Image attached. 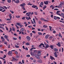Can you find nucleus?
<instances>
[{"label":"nucleus","mask_w":64,"mask_h":64,"mask_svg":"<svg viewBox=\"0 0 64 64\" xmlns=\"http://www.w3.org/2000/svg\"><path fill=\"white\" fill-rule=\"evenodd\" d=\"M26 18L27 20H29V19H31V18H30V16H29L28 18L27 16H26Z\"/></svg>","instance_id":"6e6552de"},{"label":"nucleus","mask_w":64,"mask_h":64,"mask_svg":"<svg viewBox=\"0 0 64 64\" xmlns=\"http://www.w3.org/2000/svg\"><path fill=\"white\" fill-rule=\"evenodd\" d=\"M32 8H35L37 10L38 9V8L37 7V6L35 5H33L32 6Z\"/></svg>","instance_id":"f257e3e1"},{"label":"nucleus","mask_w":64,"mask_h":64,"mask_svg":"<svg viewBox=\"0 0 64 64\" xmlns=\"http://www.w3.org/2000/svg\"><path fill=\"white\" fill-rule=\"evenodd\" d=\"M15 53L17 55V54H18V52H17V51H15Z\"/></svg>","instance_id":"37998d69"},{"label":"nucleus","mask_w":64,"mask_h":64,"mask_svg":"<svg viewBox=\"0 0 64 64\" xmlns=\"http://www.w3.org/2000/svg\"><path fill=\"white\" fill-rule=\"evenodd\" d=\"M38 31H41V30L40 28H38Z\"/></svg>","instance_id":"e2e57ef3"},{"label":"nucleus","mask_w":64,"mask_h":64,"mask_svg":"<svg viewBox=\"0 0 64 64\" xmlns=\"http://www.w3.org/2000/svg\"><path fill=\"white\" fill-rule=\"evenodd\" d=\"M37 52V50H35L34 52V53H35V54Z\"/></svg>","instance_id":"72a5a7b5"},{"label":"nucleus","mask_w":64,"mask_h":64,"mask_svg":"<svg viewBox=\"0 0 64 64\" xmlns=\"http://www.w3.org/2000/svg\"><path fill=\"white\" fill-rule=\"evenodd\" d=\"M22 9L23 10H25V8L24 7H22Z\"/></svg>","instance_id":"58836bf2"},{"label":"nucleus","mask_w":64,"mask_h":64,"mask_svg":"<svg viewBox=\"0 0 64 64\" xmlns=\"http://www.w3.org/2000/svg\"><path fill=\"white\" fill-rule=\"evenodd\" d=\"M14 36H17V34L16 33H14Z\"/></svg>","instance_id":"774afa93"},{"label":"nucleus","mask_w":64,"mask_h":64,"mask_svg":"<svg viewBox=\"0 0 64 64\" xmlns=\"http://www.w3.org/2000/svg\"><path fill=\"white\" fill-rule=\"evenodd\" d=\"M6 30H7V31H8V28L7 27V26H6Z\"/></svg>","instance_id":"bf43d9fd"},{"label":"nucleus","mask_w":64,"mask_h":64,"mask_svg":"<svg viewBox=\"0 0 64 64\" xmlns=\"http://www.w3.org/2000/svg\"><path fill=\"white\" fill-rule=\"evenodd\" d=\"M62 52H63V51H64V49L63 48H62Z\"/></svg>","instance_id":"6e6d98bb"},{"label":"nucleus","mask_w":64,"mask_h":64,"mask_svg":"<svg viewBox=\"0 0 64 64\" xmlns=\"http://www.w3.org/2000/svg\"><path fill=\"white\" fill-rule=\"evenodd\" d=\"M16 24L18 25V26H21V23H17Z\"/></svg>","instance_id":"5701e85b"},{"label":"nucleus","mask_w":64,"mask_h":64,"mask_svg":"<svg viewBox=\"0 0 64 64\" xmlns=\"http://www.w3.org/2000/svg\"><path fill=\"white\" fill-rule=\"evenodd\" d=\"M58 36L59 37H61V38H62V36H61V35L60 34V33H59V34L58 35Z\"/></svg>","instance_id":"c85d7f7f"},{"label":"nucleus","mask_w":64,"mask_h":64,"mask_svg":"<svg viewBox=\"0 0 64 64\" xmlns=\"http://www.w3.org/2000/svg\"><path fill=\"white\" fill-rule=\"evenodd\" d=\"M48 26H46V25H44L43 26V27L44 28H47V27Z\"/></svg>","instance_id":"393cba45"},{"label":"nucleus","mask_w":64,"mask_h":64,"mask_svg":"<svg viewBox=\"0 0 64 64\" xmlns=\"http://www.w3.org/2000/svg\"><path fill=\"white\" fill-rule=\"evenodd\" d=\"M43 4H44L43 2H41L40 3V7H42V6H43Z\"/></svg>","instance_id":"39448f33"},{"label":"nucleus","mask_w":64,"mask_h":64,"mask_svg":"<svg viewBox=\"0 0 64 64\" xmlns=\"http://www.w3.org/2000/svg\"><path fill=\"white\" fill-rule=\"evenodd\" d=\"M47 8V7H46V6H45L43 7V10H44L45 9V8Z\"/></svg>","instance_id":"c9c22d12"},{"label":"nucleus","mask_w":64,"mask_h":64,"mask_svg":"<svg viewBox=\"0 0 64 64\" xmlns=\"http://www.w3.org/2000/svg\"><path fill=\"white\" fill-rule=\"evenodd\" d=\"M48 37H49L48 34H47L45 36V38L46 39H48Z\"/></svg>","instance_id":"2eb2a0df"},{"label":"nucleus","mask_w":64,"mask_h":64,"mask_svg":"<svg viewBox=\"0 0 64 64\" xmlns=\"http://www.w3.org/2000/svg\"><path fill=\"white\" fill-rule=\"evenodd\" d=\"M49 28H50V31H52V30H51V29H52V27H51V26H49Z\"/></svg>","instance_id":"a18cd8bd"},{"label":"nucleus","mask_w":64,"mask_h":64,"mask_svg":"<svg viewBox=\"0 0 64 64\" xmlns=\"http://www.w3.org/2000/svg\"><path fill=\"white\" fill-rule=\"evenodd\" d=\"M38 35H42V33L41 32H38Z\"/></svg>","instance_id":"bb28decb"},{"label":"nucleus","mask_w":64,"mask_h":64,"mask_svg":"<svg viewBox=\"0 0 64 64\" xmlns=\"http://www.w3.org/2000/svg\"><path fill=\"white\" fill-rule=\"evenodd\" d=\"M33 20L34 21V24H36V21L35 20V18H33Z\"/></svg>","instance_id":"aec40b11"},{"label":"nucleus","mask_w":64,"mask_h":64,"mask_svg":"<svg viewBox=\"0 0 64 64\" xmlns=\"http://www.w3.org/2000/svg\"><path fill=\"white\" fill-rule=\"evenodd\" d=\"M12 51H9L8 53V55H10V54H12Z\"/></svg>","instance_id":"dca6fc26"},{"label":"nucleus","mask_w":64,"mask_h":64,"mask_svg":"<svg viewBox=\"0 0 64 64\" xmlns=\"http://www.w3.org/2000/svg\"><path fill=\"white\" fill-rule=\"evenodd\" d=\"M50 47L52 49H53V47H54V46L51 45H50Z\"/></svg>","instance_id":"6ab92c4d"},{"label":"nucleus","mask_w":64,"mask_h":64,"mask_svg":"<svg viewBox=\"0 0 64 64\" xmlns=\"http://www.w3.org/2000/svg\"><path fill=\"white\" fill-rule=\"evenodd\" d=\"M54 20H57V17L56 16H54Z\"/></svg>","instance_id":"a211bd4d"},{"label":"nucleus","mask_w":64,"mask_h":64,"mask_svg":"<svg viewBox=\"0 0 64 64\" xmlns=\"http://www.w3.org/2000/svg\"><path fill=\"white\" fill-rule=\"evenodd\" d=\"M32 33H34V34H35V33H36V32H35V31H32Z\"/></svg>","instance_id":"5fc2aeb1"},{"label":"nucleus","mask_w":64,"mask_h":64,"mask_svg":"<svg viewBox=\"0 0 64 64\" xmlns=\"http://www.w3.org/2000/svg\"><path fill=\"white\" fill-rule=\"evenodd\" d=\"M19 2H20V1H19V0H17L16 1V3H19Z\"/></svg>","instance_id":"f704fd0d"},{"label":"nucleus","mask_w":64,"mask_h":64,"mask_svg":"<svg viewBox=\"0 0 64 64\" xmlns=\"http://www.w3.org/2000/svg\"><path fill=\"white\" fill-rule=\"evenodd\" d=\"M7 2L8 3H11V0H8Z\"/></svg>","instance_id":"c756f323"},{"label":"nucleus","mask_w":64,"mask_h":64,"mask_svg":"<svg viewBox=\"0 0 64 64\" xmlns=\"http://www.w3.org/2000/svg\"><path fill=\"white\" fill-rule=\"evenodd\" d=\"M62 7V5L60 4L58 6V8H61Z\"/></svg>","instance_id":"cd10ccee"},{"label":"nucleus","mask_w":64,"mask_h":64,"mask_svg":"<svg viewBox=\"0 0 64 64\" xmlns=\"http://www.w3.org/2000/svg\"><path fill=\"white\" fill-rule=\"evenodd\" d=\"M15 58H13V59L12 60V61L13 62L15 60Z\"/></svg>","instance_id":"473e14b6"},{"label":"nucleus","mask_w":64,"mask_h":64,"mask_svg":"<svg viewBox=\"0 0 64 64\" xmlns=\"http://www.w3.org/2000/svg\"><path fill=\"white\" fill-rule=\"evenodd\" d=\"M38 62H39V63H42V60H38Z\"/></svg>","instance_id":"0eeeda50"},{"label":"nucleus","mask_w":64,"mask_h":64,"mask_svg":"<svg viewBox=\"0 0 64 64\" xmlns=\"http://www.w3.org/2000/svg\"><path fill=\"white\" fill-rule=\"evenodd\" d=\"M28 28H31L32 27V26H28Z\"/></svg>","instance_id":"052dcab7"},{"label":"nucleus","mask_w":64,"mask_h":64,"mask_svg":"<svg viewBox=\"0 0 64 64\" xmlns=\"http://www.w3.org/2000/svg\"><path fill=\"white\" fill-rule=\"evenodd\" d=\"M60 10H58L56 12V14H59V13H60Z\"/></svg>","instance_id":"7c9ffc66"},{"label":"nucleus","mask_w":64,"mask_h":64,"mask_svg":"<svg viewBox=\"0 0 64 64\" xmlns=\"http://www.w3.org/2000/svg\"><path fill=\"white\" fill-rule=\"evenodd\" d=\"M41 50L38 51V54L41 53Z\"/></svg>","instance_id":"ea45409f"},{"label":"nucleus","mask_w":64,"mask_h":64,"mask_svg":"<svg viewBox=\"0 0 64 64\" xmlns=\"http://www.w3.org/2000/svg\"><path fill=\"white\" fill-rule=\"evenodd\" d=\"M4 37L6 39H7V38H8V36H7L6 35H5L4 36Z\"/></svg>","instance_id":"412c9836"},{"label":"nucleus","mask_w":64,"mask_h":64,"mask_svg":"<svg viewBox=\"0 0 64 64\" xmlns=\"http://www.w3.org/2000/svg\"><path fill=\"white\" fill-rule=\"evenodd\" d=\"M6 57V55H4V56H3V58H5Z\"/></svg>","instance_id":"de8ad7c7"},{"label":"nucleus","mask_w":64,"mask_h":64,"mask_svg":"<svg viewBox=\"0 0 64 64\" xmlns=\"http://www.w3.org/2000/svg\"><path fill=\"white\" fill-rule=\"evenodd\" d=\"M42 45H44V44L43 43H41L38 46L39 47H41V46H42Z\"/></svg>","instance_id":"f3484780"},{"label":"nucleus","mask_w":64,"mask_h":64,"mask_svg":"<svg viewBox=\"0 0 64 64\" xmlns=\"http://www.w3.org/2000/svg\"><path fill=\"white\" fill-rule=\"evenodd\" d=\"M28 5H30V6L32 5V4H28Z\"/></svg>","instance_id":"4d7b16f0"},{"label":"nucleus","mask_w":64,"mask_h":64,"mask_svg":"<svg viewBox=\"0 0 64 64\" xmlns=\"http://www.w3.org/2000/svg\"><path fill=\"white\" fill-rule=\"evenodd\" d=\"M20 16H16V18H20Z\"/></svg>","instance_id":"864d4df0"},{"label":"nucleus","mask_w":64,"mask_h":64,"mask_svg":"<svg viewBox=\"0 0 64 64\" xmlns=\"http://www.w3.org/2000/svg\"><path fill=\"white\" fill-rule=\"evenodd\" d=\"M10 11L12 13V14H13V13H14V12L13 11H12L11 10H10Z\"/></svg>","instance_id":"3c124183"},{"label":"nucleus","mask_w":64,"mask_h":64,"mask_svg":"<svg viewBox=\"0 0 64 64\" xmlns=\"http://www.w3.org/2000/svg\"><path fill=\"white\" fill-rule=\"evenodd\" d=\"M57 52H55L54 53V56H55L56 57H58V56L57 54Z\"/></svg>","instance_id":"ddd939ff"},{"label":"nucleus","mask_w":64,"mask_h":64,"mask_svg":"<svg viewBox=\"0 0 64 64\" xmlns=\"http://www.w3.org/2000/svg\"><path fill=\"white\" fill-rule=\"evenodd\" d=\"M15 47H16V48H19V46H17L16 45L15 46Z\"/></svg>","instance_id":"79ce46f5"},{"label":"nucleus","mask_w":64,"mask_h":64,"mask_svg":"<svg viewBox=\"0 0 64 64\" xmlns=\"http://www.w3.org/2000/svg\"><path fill=\"white\" fill-rule=\"evenodd\" d=\"M22 63L23 64H24V60H22Z\"/></svg>","instance_id":"69168bd1"},{"label":"nucleus","mask_w":64,"mask_h":64,"mask_svg":"<svg viewBox=\"0 0 64 64\" xmlns=\"http://www.w3.org/2000/svg\"><path fill=\"white\" fill-rule=\"evenodd\" d=\"M26 45H30V44L29 42H27L26 44Z\"/></svg>","instance_id":"2f4dec72"},{"label":"nucleus","mask_w":64,"mask_h":64,"mask_svg":"<svg viewBox=\"0 0 64 64\" xmlns=\"http://www.w3.org/2000/svg\"><path fill=\"white\" fill-rule=\"evenodd\" d=\"M41 20H44V21H45V22H48V20H45L44 18H41Z\"/></svg>","instance_id":"423d86ee"},{"label":"nucleus","mask_w":64,"mask_h":64,"mask_svg":"<svg viewBox=\"0 0 64 64\" xmlns=\"http://www.w3.org/2000/svg\"><path fill=\"white\" fill-rule=\"evenodd\" d=\"M50 59H52V60H55V58L53 57H52V56H50Z\"/></svg>","instance_id":"9b49d317"},{"label":"nucleus","mask_w":64,"mask_h":64,"mask_svg":"<svg viewBox=\"0 0 64 64\" xmlns=\"http://www.w3.org/2000/svg\"><path fill=\"white\" fill-rule=\"evenodd\" d=\"M50 17H52V18H53V14H51Z\"/></svg>","instance_id":"603ef678"},{"label":"nucleus","mask_w":64,"mask_h":64,"mask_svg":"<svg viewBox=\"0 0 64 64\" xmlns=\"http://www.w3.org/2000/svg\"><path fill=\"white\" fill-rule=\"evenodd\" d=\"M13 38L14 40H17V38L14 37Z\"/></svg>","instance_id":"c03bdc74"},{"label":"nucleus","mask_w":64,"mask_h":64,"mask_svg":"<svg viewBox=\"0 0 64 64\" xmlns=\"http://www.w3.org/2000/svg\"><path fill=\"white\" fill-rule=\"evenodd\" d=\"M30 60H33V58H32V57L30 58Z\"/></svg>","instance_id":"338daca9"},{"label":"nucleus","mask_w":64,"mask_h":64,"mask_svg":"<svg viewBox=\"0 0 64 64\" xmlns=\"http://www.w3.org/2000/svg\"><path fill=\"white\" fill-rule=\"evenodd\" d=\"M59 9L58 8H54V10H58Z\"/></svg>","instance_id":"680f3d73"},{"label":"nucleus","mask_w":64,"mask_h":64,"mask_svg":"<svg viewBox=\"0 0 64 64\" xmlns=\"http://www.w3.org/2000/svg\"><path fill=\"white\" fill-rule=\"evenodd\" d=\"M4 44H7V42H4Z\"/></svg>","instance_id":"0e129e2a"},{"label":"nucleus","mask_w":64,"mask_h":64,"mask_svg":"<svg viewBox=\"0 0 64 64\" xmlns=\"http://www.w3.org/2000/svg\"><path fill=\"white\" fill-rule=\"evenodd\" d=\"M26 39L28 41H30V37L28 36H27Z\"/></svg>","instance_id":"20e7f679"},{"label":"nucleus","mask_w":64,"mask_h":64,"mask_svg":"<svg viewBox=\"0 0 64 64\" xmlns=\"http://www.w3.org/2000/svg\"><path fill=\"white\" fill-rule=\"evenodd\" d=\"M1 39H2V40H3V41H5V38L2 36L1 37Z\"/></svg>","instance_id":"4be33fe9"},{"label":"nucleus","mask_w":64,"mask_h":64,"mask_svg":"<svg viewBox=\"0 0 64 64\" xmlns=\"http://www.w3.org/2000/svg\"><path fill=\"white\" fill-rule=\"evenodd\" d=\"M38 23L39 24H42V22H41V21L39 20V21H38Z\"/></svg>","instance_id":"4c0bfd02"},{"label":"nucleus","mask_w":64,"mask_h":64,"mask_svg":"<svg viewBox=\"0 0 64 64\" xmlns=\"http://www.w3.org/2000/svg\"><path fill=\"white\" fill-rule=\"evenodd\" d=\"M64 4V2H60V5H63V4Z\"/></svg>","instance_id":"a19ab883"},{"label":"nucleus","mask_w":64,"mask_h":64,"mask_svg":"<svg viewBox=\"0 0 64 64\" xmlns=\"http://www.w3.org/2000/svg\"><path fill=\"white\" fill-rule=\"evenodd\" d=\"M54 51L55 52H57L58 51V49L56 48H54Z\"/></svg>","instance_id":"4468645a"},{"label":"nucleus","mask_w":64,"mask_h":64,"mask_svg":"<svg viewBox=\"0 0 64 64\" xmlns=\"http://www.w3.org/2000/svg\"><path fill=\"white\" fill-rule=\"evenodd\" d=\"M12 31H15V28H14V27H12Z\"/></svg>","instance_id":"49530a36"},{"label":"nucleus","mask_w":64,"mask_h":64,"mask_svg":"<svg viewBox=\"0 0 64 64\" xmlns=\"http://www.w3.org/2000/svg\"><path fill=\"white\" fill-rule=\"evenodd\" d=\"M26 57H30V55H29V54L28 55L26 56Z\"/></svg>","instance_id":"13d9d810"},{"label":"nucleus","mask_w":64,"mask_h":64,"mask_svg":"<svg viewBox=\"0 0 64 64\" xmlns=\"http://www.w3.org/2000/svg\"><path fill=\"white\" fill-rule=\"evenodd\" d=\"M18 38L20 40H21V36H19Z\"/></svg>","instance_id":"09e8293b"},{"label":"nucleus","mask_w":64,"mask_h":64,"mask_svg":"<svg viewBox=\"0 0 64 64\" xmlns=\"http://www.w3.org/2000/svg\"><path fill=\"white\" fill-rule=\"evenodd\" d=\"M3 7L5 9H7V7H6V6H3Z\"/></svg>","instance_id":"8fccbe9b"},{"label":"nucleus","mask_w":64,"mask_h":64,"mask_svg":"<svg viewBox=\"0 0 64 64\" xmlns=\"http://www.w3.org/2000/svg\"><path fill=\"white\" fill-rule=\"evenodd\" d=\"M56 45H58V46L59 47H60V46H61L60 42H58V44H56Z\"/></svg>","instance_id":"f8f14e48"},{"label":"nucleus","mask_w":64,"mask_h":64,"mask_svg":"<svg viewBox=\"0 0 64 64\" xmlns=\"http://www.w3.org/2000/svg\"><path fill=\"white\" fill-rule=\"evenodd\" d=\"M44 45H46V47H45V48H48L49 47V45L48 44H47L45 42H44Z\"/></svg>","instance_id":"f03ea898"},{"label":"nucleus","mask_w":64,"mask_h":64,"mask_svg":"<svg viewBox=\"0 0 64 64\" xmlns=\"http://www.w3.org/2000/svg\"><path fill=\"white\" fill-rule=\"evenodd\" d=\"M30 54H31V55H32V56H34V53H33V52H31Z\"/></svg>","instance_id":"a878e982"},{"label":"nucleus","mask_w":64,"mask_h":64,"mask_svg":"<svg viewBox=\"0 0 64 64\" xmlns=\"http://www.w3.org/2000/svg\"><path fill=\"white\" fill-rule=\"evenodd\" d=\"M38 56H41V53H39V54H38Z\"/></svg>","instance_id":"e433bc0d"},{"label":"nucleus","mask_w":64,"mask_h":64,"mask_svg":"<svg viewBox=\"0 0 64 64\" xmlns=\"http://www.w3.org/2000/svg\"><path fill=\"white\" fill-rule=\"evenodd\" d=\"M25 3H22V4H21L20 5V6H22V7H24L25 6Z\"/></svg>","instance_id":"7ed1b4c3"},{"label":"nucleus","mask_w":64,"mask_h":64,"mask_svg":"<svg viewBox=\"0 0 64 64\" xmlns=\"http://www.w3.org/2000/svg\"><path fill=\"white\" fill-rule=\"evenodd\" d=\"M20 31L21 32H23V31H24V28H22L21 29Z\"/></svg>","instance_id":"b1692460"},{"label":"nucleus","mask_w":64,"mask_h":64,"mask_svg":"<svg viewBox=\"0 0 64 64\" xmlns=\"http://www.w3.org/2000/svg\"><path fill=\"white\" fill-rule=\"evenodd\" d=\"M35 57H36V58H37V59H40V57H39V56H38L37 55H35Z\"/></svg>","instance_id":"1a4fd4ad"},{"label":"nucleus","mask_w":64,"mask_h":64,"mask_svg":"<svg viewBox=\"0 0 64 64\" xmlns=\"http://www.w3.org/2000/svg\"><path fill=\"white\" fill-rule=\"evenodd\" d=\"M44 4L47 5V4H48V1H47L46 2H44Z\"/></svg>","instance_id":"9d476101"}]
</instances>
